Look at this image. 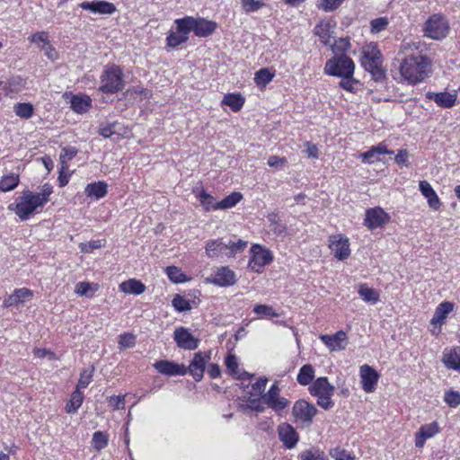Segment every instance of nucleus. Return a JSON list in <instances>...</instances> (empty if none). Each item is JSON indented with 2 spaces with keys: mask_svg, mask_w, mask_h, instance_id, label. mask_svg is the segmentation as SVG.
Returning a JSON list of instances; mask_svg holds the SVG:
<instances>
[{
  "mask_svg": "<svg viewBox=\"0 0 460 460\" xmlns=\"http://www.w3.org/2000/svg\"><path fill=\"white\" fill-rule=\"evenodd\" d=\"M93 367H92L91 370L84 369L80 373V377H79V380H78L75 389H79L81 391V389L86 388L90 385V383L93 381Z\"/></svg>",
  "mask_w": 460,
  "mask_h": 460,
  "instance_id": "338daca9",
  "label": "nucleus"
},
{
  "mask_svg": "<svg viewBox=\"0 0 460 460\" xmlns=\"http://www.w3.org/2000/svg\"><path fill=\"white\" fill-rule=\"evenodd\" d=\"M247 245L248 243L242 239L230 241L228 243H226L225 255L227 258H234L237 253L243 252L246 249Z\"/></svg>",
  "mask_w": 460,
  "mask_h": 460,
  "instance_id": "49530a36",
  "label": "nucleus"
},
{
  "mask_svg": "<svg viewBox=\"0 0 460 460\" xmlns=\"http://www.w3.org/2000/svg\"><path fill=\"white\" fill-rule=\"evenodd\" d=\"M389 24V20L387 17H379L372 20L370 22V32L372 34L379 33L385 31Z\"/></svg>",
  "mask_w": 460,
  "mask_h": 460,
  "instance_id": "69168bd1",
  "label": "nucleus"
},
{
  "mask_svg": "<svg viewBox=\"0 0 460 460\" xmlns=\"http://www.w3.org/2000/svg\"><path fill=\"white\" fill-rule=\"evenodd\" d=\"M351 43L349 38H340L335 41L332 46V51L335 55H347V52L350 49Z\"/></svg>",
  "mask_w": 460,
  "mask_h": 460,
  "instance_id": "680f3d73",
  "label": "nucleus"
},
{
  "mask_svg": "<svg viewBox=\"0 0 460 460\" xmlns=\"http://www.w3.org/2000/svg\"><path fill=\"white\" fill-rule=\"evenodd\" d=\"M193 193L206 212L210 210H218V208H216L217 202L215 198L211 194L208 193L204 189L199 190H193Z\"/></svg>",
  "mask_w": 460,
  "mask_h": 460,
  "instance_id": "f704fd0d",
  "label": "nucleus"
},
{
  "mask_svg": "<svg viewBox=\"0 0 460 460\" xmlns=\"http://www.w3.org/2000/svg\"><path fill=\"white\" fill-rule=\"evenodd\" d=\"M253 313L260 318H273L279 316V314L273 307L268 305H255Z\"/></svg>",
  "mask_w": 460,
  "mask_h": 460,
  "instance_id": "13d9d810",
  "label": "nucleus"
},
{
  "mask_svg": "<svg viewBox=\"0 0 460 460\" xmlns=\"http://www.w3.org/2000/svg\"><path fill=\"white\" fill-rule=\"evenodd\" d=\"M386 154L392 155L394 151L388 150L385 142H380L378 145L371 146L368 151L361 153L358 157L364 164H371L380 160L379 155Z\"/></svg>",
  "mask_w": 460,
  "mask_h": 460,
  "instance_id": "a878e982",
  "label": "nucleus"
},
{
  "mask_svg": "<svg viewBox=\"0 0 460 460\" xmlns=\"http://www.w3.org/2000/svg\"><path fill=\"white\" fill-rule=\"evenodd\" d=\"M315 370L311 364L304 365L296 376V381L299 385L305 386L311 385L315 379Z\"/></svg>",
  "mask_w": 460,
  "mask_h": 460,
  "instance_id": "ea45409f",
  "label": "nucleus"
},
{
  "mask_svg": "<svg viewBox=\"0 0 460 460\" xmlns=\"http://www.w3.org/2000/svg\"><path fill=\"white\" fill-rule=\"evenodd\" d=\"M119 290L125 294L141 295L146 290L145 284L136 279H130L119 284Z\"/></svg>",
  "mask_w": 460,
  "mask_h": 460,
  "instance_id": "c9c22d12",
  "label": "nucleus"
},
{
  "mask_svg": "<svg viewBox=\"0 0 460 460\" xmlns=\"http://www.w3.org/2000/svg\"><path fill=\"white\" fill-rule=\"evenodd\" d=\"M28 40L31 43L38 44L40 48V46H45V47L48 46V49H50L51 51L54 50V47L50 44V40L49 39V34L45 31H38V32L31 34L28 38Z\"/></svg>",
  "mask_w": 460,
  "mask_h": 460,
  "instance_id": "603ef678",
  "label": "nucleus"
},
{
  "mask_svg": "<svg viewBox=\"0 0 460 460\" xmlns=\"http://www.w3.org/2000/svg\"><path fill=\"white\" fill-rule=\"evenodd\" d=\"M173 339L177 346L183 349H195L199 343V340L192 335L190 330L182 326L175 329Z\"/></svg>",
  "mask_w": 460,
  "mask_h": 460,
  "instance_id": "f3484780",
  "label": "nucleus"
},
{
  "mask_svg": "<svg viewBox=\"0 0 460 460\" xmlns=\"http://www.w3.org/2000/svg\"><path fill=\"white\" fill-rule=\"evenodd\" d=\"M237 279L234 271L228 266L217 268L212 277L211 282L219 287H230L236 283Z\"/></svg>",
  "mask_w": 460,
  "mask_h": 460,
  "instance_id": "5701e85b",
  "label": "nucleus"
},
{
  "mask_svg": "<svg viewBox=\"0 0 460 460\" xmlns=\"http://www.w3.org/2000/svg\"><path fill=\"white\" fill-rule=\"evenodd\" d=\"M329 455L334 460H356V456L352 452L338 446L329 450Z\"/></svg>",
  "mask_w": 460,
  "mask_h": 460,
  "instance_id": "6e6d98bb",
  "label": "nucleus"
},
{
  "mask_svg": "<svg viewBox=\"0 0 460 460\" xmlns=\"http://www.w3.org/2000/svg\"><path fill=\"white\" fill-rule=\"evenodd\" d=\"M275 76V70L264 67L258 70L254 75V82L260 88L265 87Z\"/></svg>",
  "mask_w": 460,
  "mask_h": 460,
  "instance_id": "a18cd8bd",
  "label": "nucleus"
},
{
  "mask_svg": "<svg viewBox=\"0 0 460 460\" xmlns=\"http://www.w3.org/2000/svg\"><path fill=\"white\" fill-rule=\"evenodd\" d=\"M13 111L17 117L29 119L34 115V107L31 102H17L13 106Z\"/></svg>",
  "mask_w": 460,
  "mask_h": 460,
  "instance_id": "de8ad7c7",
  "label": "nucleus"
},
{
  "mask_svg": "<svg viewBox=\"0 0 460 460\" xmlns=\"http://www.w3.org/2000/svg\"><path fill=\"white\" fill-rule=\"evenodd\" d=\"M335 26L332 24L331 21L321 20L314 28V33L319 37L320 41L324 46L331 45V40L332 38V29Z\"/></svg>",
  "mask_w": 460,
  "mask_h": 460,
  "instance_id": "cd10ccee",
  "label": "nucleus"
},
{
  "mask_svg": "<svg viewBox=\"0 0 460 460\" xmlns=\"http://www.w3.org/2000/svg\"><path fill=\"white\" fill-rule=\"evenodd\" d=\"M442 362L448 369L460 371V347H454L446 350L443 354Z\"/></svg>",
  "mask_w": 460,
  "mask_h": 460,
  "instance_id": "2f4dec72",
  "label": "nucleus"
},
{
  "mask_svg": "<svg viewBox=\"0 0 460 460\" xmlns=\"http://www.w3.org/2000/svg\"><path fill=\"white\" fill-rule=\"evenodd\" d=\"M267 218L270 222V229L274 234L279 235L285 231L286 227L281 223L280 217L277 212L268 214Z\"/></svg>",
  "mask_w": 460,
  "mask_h": 460,
  "instance_id": "4d7b16f0",
  "label": "nucleus"
},
{
  "mask_svg": "<svg viewBox=\"0 0 460 460\" xmlns=\"http://www.w3.org/2000/svg\"><path fill=\"white\" fill-rule=\"evenodd\" d=\"M243 196L239 191H234L225 197L222 200L217 203L216 208L218 210H226L235 207L242 199Z\"/></svg>",
  "mask_w": 460,
  "mask_h": 460,
  "instance_id": "37998d69",
  "label": "nucleus"
},
{
  "mask_svg": "<svg viewBox=\"0 0 460 460\" xmlns=\"http://www.w3.org/2000/svg\"><path fill=\"white\" fill-rule=\"evenodd\" d=\"M206 254L209 258L218 257L225 255L226 243H223L221 238L208 240L205 246Z\"/></svg>",
  "mask_w": 460,
  "mask_h": 460,
  "instance_id": "e433bc0d",
  "label": "nucleus"
},
{
  "mask_svg": "<svg viewBox=\"0 0 460 460\" xmlns=\"http://www.w3.org/2000/svg\"><path fill=\"white\" fill-rule=\"evenodd\" d=\"M225 366L226 373L237 380L251 381L253 377L252 374L245 370L240 371L237 357L232 352H228L226 354L225 358Z\"/></svg>",
  "mask_w": 460,
  "mask_h": 460,
  "instance_id": "6ab92c4d",
  "label": "nucleus"
},
{
  "mask_svg": "<svg viewBox=\"0 0 460 460\" xmlns=\"http://www.w3.org/2000/svg\"><path fill=\"white\" fill-rule=\"evenodd\" d=\"M74 171L69 172V165H60L58 171V185L63 188L66 186L69 182V180L73 174Z\"/></svg>",
  "mask_w": 460,
  "mask_h": 460,
  "instance_id": "774afa93",
  "label": "nucleus"
},
{
  "mask_svg": "<svg viewBox=\"0 0 460 460\" xmlns=\"http://www.w3.org/2000/svg\"><path fill=\"white\" fill-rule=\"evenodd\" d=\"M310 394L316 397L317 405L323 410H330L334 406L332 397L335 387L329 382L327 376L316 378L308 387Z\"/></svg>",
  "mask_w": 460,
  "mask_h": 460,
  "instance_id": "423d86ee",
  "label": "nucleus"
},
{
  "mask_svg": "<svg viewBox=\"0 0 460 460\" xmlns=\"http://www.w3.org/2000/svg\"><path fill=\"white\" fill-rule=\"evenodd\" d=\"M63 97L65 99L70 97L71 109L77 114H84L92 107V98L85 93L74 94L71 92H66Z\"/></svg>",
  "mask_w": 460,
  "mask_h": 460,
  "instance_id": "aec40b11",
  "label": "nucleus"
},
{
  "mask_svg": "<svg viewBox=\"0 0 460 460\" xmlns=\"http://www.w3.org/2000/svg\"><path fill=\"white\" fill-rule=\"evenodd\" d=\"M245 103V97L240 93H228L221 102L222 105L228 106L233 112H239Z\"/></svg>",
  "mask_w": 460,
  "mask_h": 460,
  "instance_id": "7c9ffc66",
  "label": "nucleus"
},
{
  "mask_svg": "<svg viewBox=\"0 0 460 460\" xmlns=\"http://www.w3.org/2000/svg\"><path fill=\"white\" fill-rule=\"evenodd\" d=\"M244 13H251L261 9L265 4L261 0H240Z\"/></svg>",
  "mask_w": 460,
  "mask_h": 460,
  "instance_id": "e2e57ef3",
  "label": "nucleus"
},
{
  "mask_svg": "<svg viewBox=\"0 0 460 460\" xmlns=\"http://www.w3.org/2000/svg\"><path fill=\"white\" fill-rule=\"evenodd\" d=\"M83 10L89 11L98 14H113L117 8L113 3L105 0H97L92 2H82L78 4Z\"/></svg>",
  "mask_w": 460,
  "mask_h": 460,
  "instance_id": "4be33fe9",
  "label": "nucleus"
},
{
  "mask_svg": "<svg viewBox=\"0 0 460 460\" xmlns=\"http://www.w3.org/2000/svg\"><path fill=\"white\" fill-rule=\"evenodd\" d=\"M339 87L350 93H357L359 90L360 82L354 77V73L341 77Z\"/></svg>",
  "mask_w": 460,
  "mask_h": 460,
  "instance_id": "c03bdc74",
  "label": "nucleus"
},
{
  "mask_svg": "<svg viewBox=\"0 0 460 460\" xmlns=\"http://www.w3.org/2000/svg\"><path fill=\"white\" fill-rule=\"evenodd\" d=\"M455 307L454 303L444 301L440 303L435 309L433 317L430 320L432 325H438L439 327L446 323L448 314L453 312Z\"/></svg>",
  "mask_w": 460,
  "mask_h": 460,
  "instance_id": "c85d7f7f",
  "label": "nucleus"
},
{
  "mask_svg": "<svg viewBox=\"0 0 460 460\" xmlns=\"http://www.w3.org/2000/svg\"><path fill=\"white\" fill-rule=\"evenodd\" d=\"M361 388L367 394L375 392L380 375L369 365H362L359 368Z\"/></svg>",
  "mask_w": 460,
  "mask_h": 460,
  "instance_id": "4468645a",
  "label": "nucleus"
},
{
  "mask_svg": "<svg viewBox=\"0 0 460 460\" xmlns=\"http://www.w3.org/2000/svg\"><path fill=\"white\" fill-rule=\"evenodd\" d=\"M78 153V149L75 146H65L61 149L59 155V164L69 165V162L74 159Z\"/></svg>",
  "mask_w": 460,
  "mask_h": 460,
  "instance_id": "bf43d9fd",
  "label": "nucleus"
},
{
  "mask_svg": "<svg viewBox=\"0 0 460 460\" xmlns=\"http://www.w3.org/2000/svg\"><path fill=\"white\" fill-rule=\"evenodd\" d=\"M391 220L390 215L381 207H375L366 210L364 225L369 229L384 227Z\"/></svg>",
  "mask_w": 460,
  "mask_h": 460,
  "instance_id": "f8f14e48",
  "label": "nucleus"
},
{
  "mask_svg": "<svg viewBox=\"0 0 460 460\" xmlns=\"http://www.w3.org/2000/svg\"><path fill=\"white\" fill-rule=\"evenodd\" d=\"M172 304L174 309L180 313L190 311L192 308L190 301L179 294L174 296Z\"/></svg>",
  "mask_w": 460,
  "mask_h": 460,
  "instance_id": "052dcab7",
  "label": "nucleus"
},
{
  "mask_svg": "<svg viewBox=\"0 0 460 460\" xmlns=\"http://www.w3.org/2000/svg\"><path fill=\"white\" fill-rule=\"evenodd\" d=\"M100 289L99 283L80 281L75 287V292L79 296H85L93 297V295Z\"/></svg>",
  "mask_w": 460,
  "mask_h": 460,
  "instance_id": "79ce46f5",
  "label": "nucleus"
},
{
  "mask_svg": "<svg viewBox=\"0 0 460 460\" xmlns=\"http://www.w3.org/2000/svg\"><path fill=\"white\" fill-rule=\"evenodd\" d=\"M26 84V80L21 75L10 77L5 83L3 90L6 95L21 92Z\"/></svg>",
  "mask_w": 460,
  "mask_h": 460,
  "instance_id": "a19ab883",
  "label": "nucleus"
},
{
  "mask_svg": "<svg viewBox=\"0 0 460 460\" xmlns=\"http://www.w3.org/2000/svg\"><path fill=\"white\" fill-rule=\"evenodd\" d=\"M346 0H318L316 7L324 13H332L338 10Z\"/></svg>",
  "mask_w": 460,
  "mask_h": 460,
  "instance_id": "3c124183",
  "label": "nucleus"
},
{
  "mask_svg": "<svg viewBox=\"0 0 460 460\" xmlns=\"http://www.w3.org/2000/svg\"><path fill=\"white\" fill-rule=\"evenodd\" d=\"M328 248L339 261L347 260L351 253L349 239L343 234H331L328 238Z\"/></svg>",
  "mask_w": 460,
  "mask_h": 460,
  "instance_id": "9d476101",
  "label": "nucleus"
},
{
  "mask_svg": "<svg viewBox=\"0 0 460 460\" xmlns=\"http://www.w3.org/2000/svg\"><path fill=\"white\" fill-rule=\"evenodd\" d=\"M239 408L244 412L248 410L254 411L257 412H262L265 410L264 406L262 405L261 398L260 396L256 398L249 397L246 400V403L239 404Z\"/></svg>",
  "mask_w": 460,
  "mask_h": 460,
  "instance_id": "864d4df0",
  "label": "nucleus"
},
{
  "mask_svg": "<svg viewBox=\"0 0 460 460\" xmlns=\"http://www.w3.org/2000/svg\"><path fill=\"white\" fill-rule=\"evenodd\" d=\"M427 96L429 99H433V101L437 103L438 106L444 108V109H450L456 102V94L450 93L447 92H442V93H429Z\"/></svg>",
  "mask_w": 460,
  "mask_h": 460,
  "instance_id": "c756f323",
  "label": "nucleus"
},
{
  "mask_svg": "<svg viewBox=\"0 0 460 460\" xmlns=\"http://www.w3.org/2000/svg\"><path fill=\"white\" fill-rule=\"evenodd\" d=\"M87 197L100 199L108 193V184L103 181L88 183L84 189Z\"/></svg>",
  "mask_w": 460,
  "mask_h": 460,
  "instance_id": "473e14b6",
  "label": "nucleus"
},
{
  "mask_svg": "<svg viewBox=\"0 0 460 460\" xmlns=\"http://www.w3.org/2000/svg\"><path fill=\"white\" fill-rule=\"evenodd\" d=\"M84 399V393L79 389H75L70 394V398L65 406L66 412L69 414L75 413L82 406Z\"/></svg>",
  "mask_w": 460,
  "mask_h": 460,
  "instance_id": "4c0bfd02",
  "label": "nucleus"
},
{
  "mask_svg": "<svg viewBox=\"0 0 460 460\" xmlns=\"http://www.w3.org/2000/svg\"><path fill=\"white\" fill-rule=\"evenodd\" d=\"M441 432V428L437 420L423 424L414 435V444L417 448H423L428 439L434 438Z\"/></svg>",
  "mask_w": 460,
  "mask_h": 460,
  "instance_id": "2eb2a0df",
  "label": "nucleus"
},
{
  "mask_svg": "<svg viewBox=\"0 0 460 460\" xmlns=\"http://www.w3.org/2000/svg\"><path fill=\"white\" fill-rule=\"evenodd\" d=\"M250 253L248 269L256 273L263 272L265 266L270 264L274 259L272 252L259 243L251 246Z\"/></svg>",
  "mask_w": 460,
  "mask_h": 460,
  "instance_id": "1a4fd4ad",
  "label": "nucleus"
},
{
  "mask_svg": "<svg viewBox=\"0 0 460 460\" xmlns=\"http://www.w3.org/2000/svg\"><path fill=\"white\" fill-rule=\"evenodd\" d=\"M53 192V186L48 182L41 186L40 192L23 190L13 202L8 205L7 208L13 212L21 221H26L43 211Z\"/></svg>",
  "mask_w": 460,
  "mask_h": 460,
  "instance_id": "7ed1b4c3",
  "label": "nucleus"
},
{
  "mask_svg": "<svg viewBox=\"0 0 460 460\" xmlns=\"http://www.w3.org/2000/svg\"><path fill=\"white\" fill-rule=\"evenodd\" d=\"M319 339L330 351L343 350L348 343V335L342 330L333 334H321Z\"/></svg>",
  "mask_w": 460,
  "mask_h": 460,
  "instance_id": "dca6fc26",
  "label": "nucleus"
},
{
  "mask_svg": "<svg viewBox=\"0 0 460 460\" xmlns=\"http://www.w3.org/2000/svg\"><path fill=\"white\" fill-rule=\"evenodd\" d=\"M125 87L123 69L116 64L105 66L101 76L98 91L105 94H116Z\"/></svg>",
  "mask_w": 460,
  "mask_h": 460,
  "instance_id": "39448f33",
  "label": "nucleus"
},
{
  "mask_svg": "<svg viewBox=\"0 0 460 460\" xmlns=\"http://www.w3.org/2000/svg\"><path fill=\"white\" fill-rule=\"evenodd\" d=\"M444 402L451 408L460 405V392L449 389L445 392Z\"/></svg>",
  "mask_w": 460,
  "mask_h": 460,
  "instance_id": "0e129e2a",
  "label": "nucleus"
},
{
  "mask_svg": "<svg viewBox=\"0 0 460 460\" xmlns=\"http://www.w3.org/2000/svg\"><path fill=\"white\" fill-rule=\"evenodd\" d=\"M19 173L9 172L4 174L0 179V191L9 192L17 188L20 184Z\"/></svg>",
  "mask_w": 460,
  "mask_h": 460,
  "instance_id": "58836bf2",
  "label": "nucleus"
},
{
  "mask_svg": "<svg viewBox=\"0 0 460 460\" xmlns=\"http://www.w3.org/2000/svg\"><path fill=\"white\" fill-rule=\"evenodd\" d=\"M165 273L168 279L175 284L185 283L190 280V278L187 277L182 270L176 266H168L165 269Z\"/></svg>",
  "mask_w": 460,
  "mask_h": 460,
  "instance_id": "09e8293b",
  "label": "nucleus"
},
{
  "mask_svg": "<svg viewBox=\"0 0 460 460\" xmlns=\"http://www.w3.org/2000/svg\"><path fill=\"white\" fill-rule=\"evenodd\" d=\"M449 31L448 21L440 13L431 14L423 26L424 36L435 40L445 39L448 35Z\"/></svg>",
  "mask_w": 460,
  "mask_h": 460,
  "instance_id": "6e6552de",
  "label": "nucleus"
},
{
  "mask_svg": "<svg viewBox=\"0 0 460 460\" xmlns=\"http://www.w3.org/2000/svg\"><path fill=\"white\" fill-rule=\"evenodd\" d=\"M210 358L211 351H199L195 353L189 367H187V373L192 376L196 382L201 381L204 376L206 365Z\"/></svg>",
  "mask_w": 460,
  "mask_h": 460,
  "instance_id": "ddd939ff",
  "label": "nucleus"
},
{
  "mask_svg": "<svg viewBox=\"0 0 460 460\" xmlns=\"http://www.w3.org/2000/svg\"><path fill=\"white\" fill-rule=\"evenodd\" d=\"M279 440L288 449L294 448L299 439L298 433L294 427L288 423H282L278 428Z\"/></svg>",
  "mask_w": 460,
  "mask_h": 460,
  "instance_id": "b1692460",
  "label": "nucleus"
},
{
  "mask_svg": "<svg viewBox=\"0 0 460 460\" xmlns=\"http://www.w3.org/2000/svg\"><path fill=\"white\" fill-rule=\"evenodd\" d=\"M355 63L348 55H334L325 63V75L342 77L355 72Z\"/></svg>",
  "mask_w": 460,
  "mask_h": 460,
  "instance_id": "0eeeda50",
  "label": "nucleus"
},
{
  "mask_svg": "<svg viewBox=\"0 0 460 460\" xmlns=\"http://www.w3.org/2000/svg\"><path fill=\"white\" fill-rule=\"evenodd\" d=\"M299 460H329L325 453L319 448H310L298 455Z\"/></svg>",
  "mask_w": 460,
  "mask_h": 460,
  "instance_id": "8fccbe9b",
  "label": "nucleus"
},
{
  "mask_svg": "<svg viewBox=\"0 0 460 460\" xmlns=\"http://www.w3.org/2000/svg\"><path fill=\"white\" fill-rule=\"evenodd\" d=\"M318 413L314 404L305 399L297 400L292 408V415L296 422L310 425Z\"/></svg>",
  "mask_w": 460,
  "mask_h": 460,
  "instance_id": "9b49d317",
  "label": "nucleus"
},
{
  "mask_svg": "<svg viewBox=\"0 0 460 460\" xmlns=\"http://www.w3.org/2000/svg\"><path fill=\"white\" fill-rule=\"evenodd\" d=\"M359 63L375 82H383L386 78L384 56L376 42L372 41L362 47Z\"/></svg>",
  "mask_w": 460,
  "mask_h": 460,
  "instance_id": "20e7f679",
  "label": "nucleus"
},
{
  "mask_svg": "<svg viewBox=\"0 0 460 460\" xmlns=\"http://www.w3.org/2000/svg\"><path fill=\"white\" fill-rule=\"evenodd\" d=\"M427 51L428 46L424 41H402L400 52L405 53V56L398 66L400 82L414 86L429 77L433 58Z\"/></svg>",
  "mask_w": 460,
  "mask_h": 460,
  "instance_id": "f257e3e1",
  "label": "nucleus"
},
{
  "mask_svg": "<svg viewBox=\"0 0 460 460\" xmlns=\"http://www.w3.org/2000/svg\"><path fill=\"white\" fill-rule=\"evenodd\" d=\"M109 436L102 431H95L93 435L92 445L95 451L100 452L108 446Z\"/></svg>",
  "mask_w": 460,
  "mask_h": 460,
  "instance_id": "5fc2aeb1",
  "label": "nucleus"
},
{
  "mask_svg": "<svg viewBox=\"0 0 460 460\" xmlns=\"http://www.w3.org/2000/svg\"><path fill=\"white\" fill-rule=\"evenodd\" d=\"M174 30L171 29L165 39V49H175L181 44L186 43L190 39V33L193 32L196 37L208 38L217 29L218 25L215 21L204 17H194L185 15L177 18L173 22Z\"/></svg>",
  "mask_w": 460,
  "mask_h": 460,
  "instance_id": "f03ea898",
  "label": "nucleus"
},
{
  "mask_svg": "<svg viewBox=\"0 0 460 460\" xmlns=\"http://www.w3.org/2000/svg\"><path fill=\"white\" fill-rule=\"evenodd\" d=\"M358 294L364 302L372 305L376 304L380 300L379 290L368 287L367 283H361L358 286Z\"/></svg>",
  "mask_w": 460,
  "mask_h": 460,
  "instance_id": "72a5a7b5",
  "label": "nucleus"
},
{
  "mask_svg": "<svg viewBox=\"0 0 460 460\" xmlns=\"http://www.w3.org/2000/svg\"><path fill=\"white\" fill-rule=\"evenodd\" d=\"M420 193L427 199L428 204L433 210H438L442 205L438 194L427 181H420L419 183Z\"/></svg>",
  "mask_w": 460,
  "mask_h": 460,
  "instance_id": "bb28decb",
  "label": "nucleus"
},
{
  "mask_svg": "<svg viewBox=\"0 0 460 460\" xmlns=\"http://www.w3.org/2000/svg\"><path fill=\"white\" fill-rule=\"evenodd\" d=\"M34 296L31 289L27 288H15L11 295L4 298L3 307L8 308L18 306L27 300H31Z\"/></svg>",
  "mask_w": 460,
  "mask_h": 460,
  "instance_id": "393cba45",
  "label": "nucleus"
},
{
  "mask_svg": "<svg viewBox=\"0 0 460 460\" xmlns=\"http://www.w3.org/2000/svg\"><path fill=\"white\" fill-rule=\"evenodd\" d=\"M280 390L277 384H273L267 394L262 395L264 402L273 411H281L288 405V401L279 395Z\"/></svg>",
  "mask_w": 460,
  "mask_h": 460,
  "instance_id": "a211bd4d",
  "label": "nucleus"
},
{
  "mask_svg": "<svg viewBox=\"0 0 460 460\" xmlns=\"http://www.w3.org/2000/svg\"><path fill=\"white\" fill-rule=\"evenodd\" d=\"M154 367L161 374L167 376H185L187 367L167 359L158 360L154 364Z\"/></svg>",
  "mask_w": 460,
  "mask_h": 460,
  "instance_id": "412c9836",
  "label": "nucleus"
}]
</instances>
